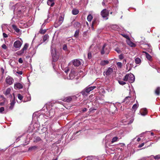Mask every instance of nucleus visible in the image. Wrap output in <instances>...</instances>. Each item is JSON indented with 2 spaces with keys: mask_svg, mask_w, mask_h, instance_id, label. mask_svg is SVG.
I'll return each instance as SVG.
<instances>
[{
  "mask_svg": "<svg viewBox=\"0 0 160 160\" xmlns=\"http://www.w3.org/2000/svg\"><path fill=\"white\" fill-rule=\"evenodd\" d=\"M134 76L132 73L127 74L123 78V80L125 82L128 81L130 83L133 82L135 80Z\"/></svg>",
  "mask_w": 160,
  "mask_h": 160,
  "instance_id": "1",
  "label": "nucleus"
},
{
  "mask_svg": "<svg viewBox=\"0 0 160 160\" xmlns=\"http://www.w3.org/2000/svg\"><path fill=\"white\" fill-rule=\"evenodd\" d=\"M63 21V18L62 16H60L59 19L55 22L54 26L55 27H58L60 26L62 23Z\"/></svg>",
  "mask_w": 160,
  "mask_h": 160,
  "instance_id": "2",
  "label": "nucleus"
},
{
  "mask_svg": "<svg viewBox=\"0 0 160 160\" xmlns=\"http://www.w3.org/2000/svg\"><path fill=\"white\" fill-rule=\"evenodd\" d=\"M101 14L103 18H106V19H108V18L107 17L109 15V13L107 9H104L101 12Z\"/></svg>",
  "mask_w": 160,
  "mask_h": 160,
  "instance_id": "3",
  "label": "nucleus"
},
{
  "mask_svg": "<svg viewBox=\"0 0 160 160\" xmlns=\"http://www.w3.org/2000/svg\"><path fill=\"white\" fill-rule=\"evenodd\" d=\"M76 75L74 70L73 69H72L69 74V76L68 77V79H73Z\"/></svg>",
  "mask_w": 160,
  "mask_h": 160,
  "instance_id": "4",
  "label": "nucleus"
},
{
  "mask_svg": "<svg viewBox=\"0 0 160 160\" xmlns=\"http://www.w3.org/2000/svg\"><path fill=\"white\" fill-rule=\"evenodd\" d=\"M51 54L53 61L55 62L57 61L58 59V57L56 55V51L55 50H54V51L53 50H52Z\"/></svg>",
  "mask_w": 160,
  "mask_h": 160,
  "instance_id": "5",
  "label": "nucleus"
},
{
  "mask_svg": "<svg viewBox=\"0 0 160 160\" xmlns=\"http://www.w3.org/2000/svg\"><path fill=\"white\" fill-rule=\"evenodd\" d=\"M5 81L9 85L12 84L14 81L13 79L9 76H8L6 78Z\"/></svg>",
  "mask_w": 160,
  "mask_h": 160,
  "instance_id": "6",
  "label": "nucleus"
},
{
  "mask_svg": "<svg viewBox=\"0 0 160 160\" xmlns=\"http://www.w3.org/2000/svg\"><path fill=\"white\" fill-rule=\"evenodd\" d=\"M22 43L19 40L16 41L14 43L13 46L16 48H19L22 46Z\"/></svg>",
  "mask_w": 160,
  "mask_h": 160,
  "instance_id": "7",
  "label": "nucleus"
},
{
  "mask_svg": "<svg viewBox=\"0 0 160 160\" xmlns=\"http://www.w3.org/2000/svg\"><path fill=\"white\" fill-rule=\"evenodd\" d=\"M107 45L106 44H104V45L103 46L102 48V49L101 51V54H104L106 53L107 54H108L109 52L108 51H107V48L106 47L107 46Z\"/></svg>",
  "mask_w": 160,
  "mask_h": 160,
  "instance_id": "8",
  "label": "nucleus"
},
{
  "mask_svg": "<svg viewBox=\"0 0 160 160\" xmlns=\"http://www.w3.org/2000/svg\"><path fill=\"white\" fill-rule=\"evenodd\" d=\"M73 64L75 67H78L80 65L81 63L79 60L75 59L72 61Z\"/></svg>",
  "mask_w": 160,
  "mask_h": 160,
  "instance_id": "9",
  "label": "nucleus"
},
{
  "mask_svg": "<svg viewBox=\"0 0 160 160\" xmlns=\"http://www.w3.org/2000/svg\"><path fill=\"white\" fill-rule=\"evenodd\" d=\"M14 88L15 89H20L23 88V85L20 83H17L14 84Z\"/></svg>",
  "mask_w": 160,
  "mask_h": 160,
  "instance_id": "10",
  "label": "nucleus"
},
{
  "mask_svg": "<svg viewBox=\"0 0 160 160\" xmlns=\"http://www.w3.org/2000/svg\"><path fill=\"white\" fill-rule=\"evenodd\" d=\"M95 88H96V87L95 86L89 87H86L85 89V90L86 92L88 93V92H90L91 91L93 90Z\"/></svg>",
  "mask_w": 160,
  "mask_h": 160,
  "instance_id": "11",
  "label": "nucleus"
},
{
  "mask_svg": "<svg viewBox=\"0 0 160 160\" xmlns=\"http://www.w3.org/2000/svg\"><path fill=\"white\" fill-rule=\"evenodd\" d=\"M126 42L127 44L131 47H135L136 46V44L131 42L129 38L126 40Z\"/></svg>",
  "mask_w": 160,
  "mask_h": 160,
  "instance_id": "12",
  "label": "nucleus"
},
{
  "mask_svg": "<svg viewBox=\"0 0 160 160\" xmlns=\"http://www.w3.org/2000/svg\"><path fill=\"white\" fill-rule=\"evenodd\" d=\"M112 69L111 68H109L103 74L104 76L105 75V74L106 75L108 76L110 75L112 72Z\"/></svg>",
  "mask_w": 160,
  "mask_h": 160,
  "instance_id": "13",
  "label": "nucleus"
},
{
  "mask_svg": "<svg viewBox=\"0 0 160 160\" xmlns=\"http://www.w3.org/2000/svg\"><path fill=\"white\" fill-rule=\"evenodd\" d=\"M55 0H48L47 1V4L51 7H52L54 4V1Z\"/></svg>",
  "mask_w": 160,
  "mask_h": 160,
  "instance_id": "14",
  "label": "nucleus"
},
{
  "mask_svg": "<svg viewBox=\"0 0 160 160\" xmlns=\"http://www.w3.org/2000/svg\"><path fill=\"white\" fill-rule=\"evenodd\" d=\"M141 115L143 116H145L147 114V111L146 108H143L141 109Z\"/></svg>",
  "mask_w": 160,
  "mask_h": 160,
  "instance_id": "15",
  "label": "nucleus"
},
{
  "mask_svg": "<svg viewBox=\"0 0 160 160\" xmlns=\"http://www.w3.org/2000/svg\"><path fill=\"white\" fill-rule=\"evenodd\" d=\"M74 26L76 28H79L81 26V24L78 22H75L73 24Z\"/></svg>",
  "mask_w": 160,
  "mask_h": 160,
  "instance_id": "16",
  "label": "nucleus"
},
{
  "mask_svg": "<svg viewBox=\"0 0 160 160\" xmlns=\"http://www.w3.org/2000/svg\"><path fill=\"white\" fill-rule=\"evenodd\" d=\"M109 63V62L107 60H103L101 61L100 65L102 66H104Z\"/></svg>",
  "mask_w": 160,
  "mask_h": 160,
  "instance_id": "17",
  "label": "nucleus"
},
{
  "mask_svg": "<svg viewBox=\"0 0 160 160\" xmlns=\"http://www.w3.org/2000/svg\"><path fill=\"white\" fill-rule=\"evenodd\" d=\"M49 115L48 117L49 118H52L54 116V112L52 110H50L49 112Z\"/></svg>",
  "mask_w": 160,
  "mask_h": 160,
  "instance_id": "18",
  "label": "nucleus"
},
{
  "mask_svg": "<svg viewBox=\"0 0 160 160\" xmlns=\"http://www.w3.org/2000/svg\"><path fill=\"white\" fill-rule=\"evenodd\" d=\"M7 112V111L5 110L4 108L3 107H2L0 108V113L5 114Z\"/></svg>",
  "mask_w": 160,
  "mask_h": 160,
  "instance_id": "19",
  "label": "nucleus"
},
{
  "mask_svg": "<svg viewBox=\"0 0 160 160\" xmlns=\"http://www.w3.org/2000/svg\"><path fill=\"white\" fill-rule=\"evenodd\" d=\"M72 100V98L70 97H68L64 99L63 100V101L64 102H69L71 101Z\"/></svg>",
  "mask_w": 160,
  "mask_h": 160,
  "instance_id": "20",
  "label": "nucleus"
},
{
  "mask_svg": "<svg viewBox=\"0 0 160 160\" xmlns=\"http://www.w3.org/2000/svg\"><path fill=\"white\" fill-rule=\"evenodd\" d=\"M12 27L18 33L19 32L20 30L18 29L15 25H13Z\"/></svg>",
  "mask_w": 160,
  "mask_h": 160,
  "instance_id": "21",
  "label": "nucleus"
},
{
  "mask_svg": "<svg viewBox=\"0 0 160 160\" xmlns=\"http://www.w3.org/2000/svg\"><path fill=\"white\" fill-rule=\"evenodd\" d=\"M15 104V101L14 100H13L10 103V108L11 109H12Z\"/></svg>",
  "mask_w": 160,
  "mask_h": 160,
  "instance_id": "22",
  "label": "nucleus"
},
{
  "mask_svg": "<svg viewBox=\"0 0 160 160\" xmlns=\"http://www.w3.org/2000/svg\"><path fill=\"white\" fill-rule=\"evenodd\" d=\"M138 106L139 105L138 103L134 104L132 107V109L135 111L137 108L138 107Z\"/></svg>",
  "mask_w": 160,
  "mask_h": 160,
  "instance_id": "23",
  "label": "nucleus"
},
{
  "mask_svg": "<svg viewBox=\"0 0 160 160\" xmlns=\"http://www.w3.org/2000/svg\"><path fill=\"white\" fill-rule=\"evenodd\" d=\"M72 14L75 15H77L79 12L78 10L77 9H74L72 10Z\"/></svg>",
  "mask_w": 160,
  "mask_h": 160,
  "instance_id": "24",
  "label": "nucleus"
},
{
  "mask_svg": "<svg viewBox=\"0 0 160 160\" xmlns=\"http://www.w3.org/2000/svg\"><path fill=\"white\" fill-rule=\"evenodd\" d=\"M92 18V16L90 14L87 17V19L88 22H91Z\"/></svg>",
  "mask_w": 160,
  "mask_h": 160,
  "instance_id": "25",
  "label": "nucleus"
},
{
  "mask_svg": "<svg viewBox=\"0 0 160 160\" xmlns=\"http://www.w3.org/2000/svg\"><path fill=\"white\" fill-rule=\"evenodd\" d=\"M62 48L64 50L67 52L68 53L69 52V51L68 49L67 46L66 44L63 45Z\"/></svg>",
  "mask_w": 160,
  "mask_h": 160,
  "instance_id": "26",
  "label": "nucleus"
},
{
  "mask_svg": "<svg viewBox=\"0 0 160 160\" xmlns=\"http://www.w3.org/2000/svg\"><path fill=\"white\" fill-rule=\"evenodd\" d=\"M11 91V89L10 88H8L5 91V94L6 95H8L10 92Z\"/></svg>",
  "mask_w": 160,
  "mask_h": 160,
  "instance_id": "27",
  "label": "nucleus"
},
{
  "mask_svg": "<svg viewBox=\"0 0 160 160\" xmlns=\"http://www.w3.org/2000/svg\"><path fill=\"white\" fill-rule=\"evenodd\" d=\"M160 92V87H158L155 91V93L157 95H159Z\"/></svg>",
  "mask_w": 160,
  "mask_h": 160,
  "instance_id": "28",
  "label": "nucleus"
},
{
  "mask_svg": "<svg viewBox=\"0 0 160 160\" xmlns=\"http://www.w3.org/2000/svg\"><path fill=\"white\" fill-rule=\"evenodd\" d=\"M135 61L136 63L139 64L140 63L141 61L139 58H137L135 59Z\"/></svg>",
  "mask_w": 160,
  "mask_h": 160,
  "instance_id": "29",
  "label": "nucleus"
},
{
  "mask_svg": "<svg viewBox=\"0 0 160 160\" xmlns=\"http://www.w3.org/2000/svg\"><path fill=\"white\" fill-rule=\"evenodd\" d=\"M118 82L119 83V84L121 85H124L126 84V82L125 81H123L122 80H118Z\"/></svg>",
  "mask_w": 160,
  "mask_h": 160,
  "instance_id": "30",
  "label": "nucleus"
},
{
  "mask_svg": "<svg viewBox=\"0 0 160 160\" xmlns=\"http://www.w3.org/2000/svg\"><path fill=\"white\" fill-rule=\"evenodd\" d=\"M24 50L22 48L20 51L18 52L17 53L18 55H21L24 53Z\"/></svg>",
  "mask_w": 160,
  "mask_h": 160,
  "instance_id": "31",
  "label": "nucleus"
},
{
  "mask_svg": "<svg viewBox=\"0 0 160 160\" xmlns=\"http://www.w3.org/2000/svg\"><path fill=\"white\" fill-rule=\"evenodd\" d=\"M146 57L149 60H150L152 59V57L148 53H146Z\"/></svg>",
  "mask_w": 160,
  "mask_h": 160,
  "instance_id": "32",
  "label": "nucleus"
},
{
  "mask_svg": "<svg viewBox=\"0 0 160 160\" xmlns=\"http://www.w3.org/2000/svg\"><path fill=\"white\" fill-rule=\"evenodd\" d=\"M49 38V36L47 34L45 35L43 38V42H45Z\"/></svg>",
  "mask_w": 160,
  "mask_h": 160,
  "instance_id": "33",
  "label": "nucleus"
},
{
  "mask_svg": "<svg viewBox=\"0 0 160 160\" xmlns=\"http://www.w3.org/2000/svg\"><path fill=\"white\" fill-rule=\"evenodd\" d=\"M79 31L78 30H77L76 31L74 35V37L76 38L78 37L79 35Z\"/></svg>",
  "mask_w": 160,
  "mask_h": 160,
  "instance_id": "34",
  "label": "nucleus"
},
{
  "mask_svg": "<svg viewBox=\"0 0 160 160\" xmlns=\"http://www.w3.org/2000/svg\"><path fill=\"white\" fill-rule=\"evenodd\" d=\"M131 98L130 97H127L124 99V102H128L130 100Z\"/></svg>",
  "mask_w": 160,
  "mask_h": 160,
  "instance_id": "35",
  "label": "nucleus"
},
{
  "mask_svg": "<svg viewBox=\"0 0 160 160\" xmlns=\"http://www.w3.org/2000/svg\"><path fill=\"white\" fill-rule=\"evenodd\" d=\"M118 138L117 137H115L113 138L112 139V141H111L112 143H113L116 141H117L118 140Z\"/></svg>",
  "mask_w": 160,
  "mask_h": 160,
  "instance_id": "36",
  "label": "nucleus"
},
{
  "mask_svg": "<svg viewBox=\"0 0 160 160\" xmlns=\"http://www.w3.org/2000/svg\"><path fill=\"white\" fill-rule=\"evenodd\" d=\"M46 29L43 30L41 29L39 32L42 34H44L46 32Z\"/></svg>",
  "mask_w": 160,
  "mask_h": 160,
  "instance_id": "37",
  "label": "nucleus"
},
{
  "mask_svg": "<svg viewBox=\"0 0 160 160\" xmlns=\"http://www.w3.org/2000/svg\"><path fill=\"white\" fill-rule=\"evenodd\" d=\"M28 47V44L27 43H26L24 45V47L22 49L24 50L25 51L27 50V48Z\"/></svg>",
  "mask_w": 160,
  "mask_h": 160,
  "instance_id": "38",
  "label": "nucleus"
},
{
  "mask_svg": "<svg viewBox=\"0 0 160 160\" xmlns=\"http://www.w3.org/2000/svg\"><path fill=\"white\" fill-rule=\"evenodd\" d=\"M117 65L118 67L121 68L122 66V64L121 62H118L117 63Z\"/></svg>",
  "mask_w": 160,
  "mask_h": 160,
  "instance_id": "39",
  "label": "nucleus"
},
{
  "mask_svg": "<svg viewBox=\"0 0 160 160\" xmlns=\"http://www.w3.org/2000/svg\"><path fill=\"white\" fill-rule=\"evenodd\" d=\"M41 140V138L39 137H37L35 139V142H38L40 141Z\"/></svg>",
  "mask_w": 160,
  "mask_h": 160,
  "instance_id": "40",
  "label": "nucleus"
},
{
  "mask_svg": "<svg viewBox=\"0 0 160 160\" xmlns=\"http://www.w3.org/2000/svg\"><path fill=\"white\" fill-rule=\"evenodd\" d=\"M18 98L19 100H22V99L23 97L21 94H18Z\"/></svg>",
  "mask_w": 160,
  "mask_h": 160,
  "instance_id": "41",
  "label": "nucleus"
},
{
  "mask_svg": "<svg viewBox=\"0 0 160 160\" xmlns=\"http://www.w3.org/2000/svg\"><path fill=\"white\" fill-rule=\"evenodd\" d=\"M122 36H123L125 38L127 39H129V37L127 35H126L125 34H122Z\"/></svg>",
  "mask_w": 160,
  "mask_h": 160,
  "instance_id": "42",
  "label": "nucleus"
},
{
  "mask_svg": "<svg viewBox=\"0 0 160 160\" xmlns=\"http://www.w3.org/2000/svg\"><path fill=\"white\" fill-rule=\"evenodd\" d=\"M154 158L155 159H160V155H157L155 156H154Z\"/></svg>",
  "mask_w": 160,
  "mask_h": 160,
  "instance_id": "43",
  "label": "nucleus"
},
{
  "mask_svg": "<svg viewBox=\"0 0 160 160\" xmlns=\"http://www.w3.org/2000/svg\"><path fill=\"white\" fill-rule=\"evenodd\" d=\"M88 58L90 59L92 58V54L91 52H88Z\"/></svg>",
  "mask_w": 160,
  "mask_h": 160,
  "instance_id": "44",
  "label": "nucleus"
},
{
  "mask_svg": "<svg viewBox=\"0 0 160 160\" xmlns=\"http://www.w3.org/2000/svg\"><path fill=\"white\" fill-rule=\"evenodd\" d=\"M37 147L36 146H32V147H30L29 148V150L35 149L37 148Z\"/></svg>",
  "mask_w": 160,
  "mask_h": 160,
  "instance_id": "45",
  "label": "nucleus"
},
{
  "mask_svg": "<svg viewBox=\"0 0 160 160\" xmlns=\"http://www.w3.org/2000/svg\"><path fill=\"white\" fill-rule=\"evenodd\" d=\"M2 48L4 49H6L7 48V47L6 45L5 44H3L2 46Z\"/></svg>",
  "mask_w": 160,
  "mask_h": 160,
  "instance_id": "46",
  "label": "nucleus"
},
{
  "mask_svg": "<svg viewBox=\"0 0 160 160\" xmlns=\"http://www.w3.org/2000/svg\"><path fill=\"white\" fill-rule=\"evenodd\" d=\"M119 58L121 60L123 58V55H122V54H120V55H119Z\"/></svg>",
  "mask_w": 160,
  "mask_h": 160,
  "instance_id": "47",
  "label": "nucleus"
},
{
  "mask_svg": "<svg viewBox=\"0 0 160 160\" xmlns=\"http://www.w3.org/2000/svg\"><path fill=\"white\" fill-rule=\"evenodd\" d=\"M18 62L20 63H22L23 62V60L21 58H20L18 60Z\"/></svg>",
  "mask_w": 160,
  "mask_h": 160,
  "instance_id": "48",
  "label": "nucleus"
},
{
  "mask_svg": "<svg viewBox=\"0 0 160 160\" xmlns=\"http://www.w3.org/2000/svg\"><path fill=\"white\" fill-rule=\"evenodd\" d=\"M108 1L107 0H103V1L102 2V4L103 5H105L106 2H108Z\"/></svg>",
  "mask_w": 160,
  "mask_h": 160,
  "instance_id": "49",
  "label": "nucleus"
},
{
  "mask_svg": "<svg viewBox=\"0 0 160 160\" xmlns=\"http://www.w3.org/2000/svg\"><path fill=\"white\" fill-rule=\"evenodd\" d=\"M144 143H142L141 144H140L138 146V147L139 148H141L142 147V146H144Z\"/></svg>",
  "mask_w": 160,
  "mask_h": 160,
  "instance_id": "50",
  "label": "nucleus"
},
{
  "mask_svg": "<svg viewBox=\"0 0 160 160\" xmlns=\"http://www.w3.org/2000/svg\"><path fill=\"white\" fill-rule=\"evenodd\" d=\"M3 37L4 38H7L8 37L7 35L6 34L4 33H3Z\"/></svg>",
  "mask_w": 160,
  "mask_h": 160,
  "instance_id": "51",
  "label": "nucleus"
},
{
  "mask_svg": "<svg viewBox=\"0 0 160 160\" xmlns=\"http://www.w3.org/2000/svg\"><path fill=\"white\" fill-rule=\"evenodd\" d=\"M17 73L20 75H22V71L17 72Z\"/></svg>",
  "mask_w": 160,
  "mask_h": 160,
  "instance_id": "52",
  "label": "nucleus"
},
{
  "mask_svg": "<svg viewBox=\"0 0 160 160\" xmlns=\"http://www.w3.org/2000/svg\"><path fill=\"white\" fill-rule=\"evenodd\" d=\"M91 157H87V158L84 159L83 160H90L91 159Z\"/></svg>",
  "mask_w": 160,
  "mask_h": 160,
  "instance_id": "53",
  "label": "nucleus"
},
{
  "mask_svg": "<svg viewBox=\"0 0 160 160\" xmlns=\"http://www.w3.org/2000/svg\"><path fill=\"white\" fill-rule=\"evenodd\" d=\"M141 140V138H138V139H137V141H138V142H139Z\"/></svg>",
  "mask_w": 160,
  "mask_h": 160,
  "instance_id": "54",
  "label": "nucleus"
},
{
  "mask_svg": "<svg viewBox=\"0 0 160 160\" xmlns=\"http://www.w3.org/2000/svg\"><path fill=\"white\" fill-rule=\"evenodd\" d=\"M86 110H87V109L86 108H84V109H83V111L85 112L86 111Z\"/></svg>",
  "mask_w": 160,
  "mask_h": 160,
  "instance_id": "55",
  "label": "nucleus"
},
{
  "mask_svg": "<svg viewBox=\"0 0 160 160\" xmlns=\"http://www.w3.org/2000/svg\"><path fill=\"white\" fill-rule=\"evenodd\" d=\"M151 135L152 136H153L154 135V133H153L152 132L151 133Z\"/></svg>",
  "mask_w": 160,
  "mask_h": 160,
  "instance_id": "56",
  "label": "nucleus"
},
{
  "mask_svg": "<svg viewBox=\"0 0 160 160\" xmlns=\"http://www.w3.org/2000/svg\"><path fill=\"white\" fill-rule=\"evenodd\" d=\"M68 71V70H67V71H65V72L66 73H67V72Z\"/></svg>",
  "mask_w": 160,
  "mask_h": 160,
  "instance_id": "57",
  "label": "nucleus"
},
{
  "mask_svg": "<svg viewBox=\"0 0 160 160\" xmlns=\"http://www.w3.org/2000/svg\"><path fill=\"white\" fill-rule=\"evenodd\" d=\"M54 160H57V158H56V159H54Z\"/></svg>",
  "mask_w": 160,
  "mask_h": 160,
  "instance_id": "58",
  "label": "nucleus"
},
{
  "mask_svg": "<svg viewBox=\"0 0 160 160\" xmlns=\"http://www.w3.org/2000/svg\"><path fill=\"white\" fill-rule=\"evenodd\" d=\"M2 72H4V70H3V69H2Z\"/></svg>",
  "mask_w": 160,
  "mask_h": 160,
  "instance_id": "59",
  "label": "nucleus"
},
{
  "mask_svg": "<svg viewBox=\"0 0 160 160\" xmlns=\"http://www.w3.org/2000/svg\"><path fill=\"white\" fill-rule=\"evenodd\" d=\"M94 24V22H93L92 23V25H93Z\"/></svg>",
  "mask_w": 160,
  "mask_h": 160,
  "instance_id": "60",
  "label": "nucleus"
}]
</instances>
